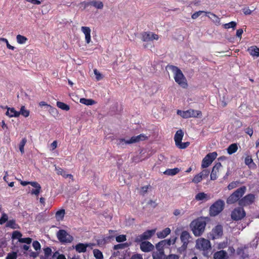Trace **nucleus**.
Listing matches in <instances>:
<instances>
[{"mask_svg": "<svg viewBox=\"0 0 259 259\" xmlns=\"http://www.w3.org/2000/svg\"><path fill=\"white\" fill-rule=\"evenodd\" d=\"M180 171L179 168L176 167L172 169H167L164 172V174L168 176H174Z\"/></svg>", "mask_w": 259, "mask_h": 259, "instance_id": "33", "label": "nucleus"}, {"mask_svg": "<svg viewBox=\"0 0 259 259\" xmlns=\"http://www.w3.org/2000/svg\"><path fill=\"white\" fill-rule=\"evenodd\" d=\"M146 136L143 134H140L137 136L132 137L129 140H125L124 139L120 138L117 140V145L122 146L126 144L135 143L140 141L145 140Z\"/></svg>", "mask_w": 259, "mask_h": 259, "instance_id": "5", "label": "nucleus"}, {"mask_svg": "<svg viewBox=\"0 0 259 259\" xmlns=\"http://www.w3.org/2000/svg\"><path fill=\"white\" fill-rule=\"evenodd\" d=\"M202 115V113L200 111L195 110L194 109H189L185 111L183 113V118H188L190 117H198Z\"/></svg>", "mask_w": 259, "mask_h": 259, "instance_id": "14", "label": "nucleus"}, {"mask_svg": "<svg viewBox=\"0 0 259 259\" xmlns=\"http://www.w3.org/2000/svg\"><path fill=\"white\" fill-rule=\"evenodd\" d=\"M196 247L200 250L206 251L211 248L210 241L204 238L198 239L196 241Z\"/></svg>", "mask_w": 259, "mask_h": 259, "instance_id": "10", "label": "nucleus"}, {"mask_svg": "<svg viewBox=\"0 0 259 259\" xmlns=\"http://www.w3.org/2000/svg\"><path fill=\"white\" fill-rule=\"evenodd\" d=\"M17 253L16 252L13 251L9 253L6 257V259H17Z\"/></svg>", "mask_w": 259, "mask_h": 259, "instance_id": "49", "label": "nucleus"}, {"mask_svg": "<svg viewBox=\"0 0 259 259\" xmlns=\"http://www.w3.org/2000/svg\"><path fill=\"white\" fill-rule=\"evenodd\" d=\"M170 229L169 228H166L157 233V237L159 238H164L170 233Z\"/></svg>", "mask_w": 259, "mask_h": 259, "instance_id": "28", "label": "nucleus"}, {"mask_svg": "<svg viewBox=\"0 0 259 259\" xmlns=\"http://www.w3.org/2000/svg\"><path fill=\"white\" fill-rule=\"evenodd\" d=\"M206 218L200 217L194 220L190 227L195 236H200L204 233L206 225Z\"/></svg>", "mask_w": 259, "mask_h": 259, "instance_id": "1", "label": "nucleus"}, {"mask_svg": "<svg viewBox=\"0 0 259 259\" xmlns=\"http://www.w3.org/2000/svg\"><path fill=\"white\" fill-rule=\"evenodd\" d=\"M88 246L87 244L79 243L75 246L76 251L79 253L85 252L87 251V248Z\"/></svg>", "mask_w": 259, "mask_h": 259, "instance_id": "26", "label": "nucleus"}, {"mask_svg": "<svg viewBox=\"0 0 259 259\" xmlns=\"http://www.w3.org/2000/svg\"><path fill=\"white\" fill-rule=\"evenodd\" d=\"M243 32V30L241 28L237 30L236 36L241 38Z\"/></svg>", "mask_w": 259, "mask_h": 259, "instance_id": "61", "label": "nucleus"}, {"mask_svg": "<svg viewBox=\"0 0 259 259\" xmlns=\"http://www.w3.org/2000/svg\"><path fill=\"white\" fill-rule=\"evenodd\" d=\"M246 191V187L243 186L236 191H235L227 199V203L228 204H234L238 202L241 199V198L245 194Z\"/></svg>", "mask_w": 259, "mask_h": 259, "instance_id": "2", "label": "nucleus"}, {"mask_svg": "<svg viewBox=\"0 0 259 259\" xmlns=\"http://www.w3.org/2000/svg\"><path fill=\"white\" fill-rule=\"evenodd\" d=\"M238 150V146L236 143L231 144L228 147L227 150L229 154L231 155L235 153Z\"/></svg>", "mask_w": 259, "mask_h": 259, "instance_id": "31", "label": "nucleus"}, {"mask_svg": "<svg viewBox=\"0 0 259 259\" xmlns=\"http://www.w3.org/2000/svg\"><path fill=\"white\" fill-rule=\"evenodd\" d=\"M247 51L251 56L259 57V48H257L256 46H251L248 49Z\"/></svg>", "mask_w": 259, "mask_h": 259, "instance_id": "25", "label": "nucleus"}, {"mask_svg": "<svg viewBox=\"0 0 259 259\" xmlns=\"http://www.w3.org/2000/svg\"><path fill=\"white\" fill-rule=\"evenodd\" d=\"M172 71L175 72L174 79L175 81L183 88L188 86L187 80L182 71L177 67L171 66Z\"/></svg>", "mask_w": 259, "mask_h": 259, "instance_id": "3", "label": "nucleus"}, {"mask_svg": "<svg viewBox=\"0 0 259 259\" xmlns=\"http://www.w3.org/2000/svg\"><path fill=\"white\" fill-rule=\"evenodd\" d=\"M237 25V23L235 21H231L228 23H226L223 25L224 28L225 29H229L230 28L234 29Z\"/></svg>", "mask_w": 259, "mask_h": 259, "instance_id": "40", "label": "nucleus"}, {"mask_svg": "<svg viewBox=\"0 0 259 259\" xmlns=\"http://www.w3.org/2000/svg\"><path fill=\"white\" fill-rule=\"evenodd\" d=\"M123 247H124L123 244H118L117 245H115L114 246L113 248L115 250H117V249H122V248H123Z\"/></svg>", "mask_w": 259, "mask_h": 259, "instance_id": "63", "label": "nucleus"}, {"mask_svg": "<svg viewBox=\"0 0 259 259\" xmlns=\"http://www.w3.org/2000/svg\"><path fill=\"white\" fill-rule=\"evenodd\" d=\"M31 185L35 188V189H32L31 190V194L38 196L41 190V186L40 184L36 182H34L31 183Z\"/></svg>", "mask_w": 259, "mask_h": 259, "instance_id": "20", "label": "nucleus"}, {"mask_svg": "<svg viewBox=\"0 0 259 259\" xmlns=\"http://www.w3.org/2000/svg\"><path fill=\"white\" fill-rule=\"evenodd\" d=\"M32 246H33V248L36 251L39 250L41 248V245H40V243L38 241H36V240L32 242Z\"/></svg>", "mask_w": 259, "mask_h": 259, "instance_id": "50", "label": "nucleus"}, {"mask_svg": "<svg viewBox=\"0 0 259 259\" xmlns=\"http://www.w3.org/2000/svg\"><path fill=\"white\" fill-rule=\"evenodd\" d=\"M93 254L95 257L96 259H103V255L102 252L98 249H95L93 250Z\"/></svg>", "mask_w": 259, "mask_h": 259, "instance_id": "37", "label": "nucleus"}, {"mask_svg": "<svg viewBox=\"0 0 259 259\" xmlns=\"http://www.w3.org/2000/svg\"><path fill=\"white\" fill-rule=\"evenodd\" d=\"M57 236L58 240L62 243H70L73 239V237L64 230H60L57 232Z\"/></svg>", "mask_w": 259, "mask_h": 259, "instance_id": "6", "label": "nucleus"}, {"mask_svg": "<svg viewBox=\"0 0 259 259\" xmlns=\"http://www.w3.org/2000/svg\"><path fill=\"white\" fill-rule=\"evenodd\" d=\"M22 236V234L19 232V231H14L13 233L12 237L13 238H18V239L19 238H21V237Z\"/></svg>", "mask_w": 259, "mask_h": 259, "instance_id": "55", "label": "nucleus"}, {"mask_svg": "<svg viewBox=\"0 0 259 259\" xmlns=\"http://www.w3.org/2000/svg\"><path fill=\"white\" fill-rule=\"evenodd\" d=\"M243 13L246 15H250L252 13V11L250 10L248 8H245L242 10Z\"/></svg>", "mask_w": 259, "mask_h": 259, "instance_id": "60", "label": "nucleus"}, {"mask_svg": "<svg viewBox=\"0 0 259 259\" xmlns=\"http://www.w3.org/2000/svg\"><path fill=\"white\" fill-rule=\"evenodd\" d=\"M44 255H41L40 259H52V249L50 247H47L43 249Z\"/></svg>", "mask_w": 259, "mask_h": 259, "instance_id": "21", "label": "nucleus"}, {"mask_svg": "<svg viewBox=\"0 0 259 259\" xmlns=\"http://www.w3.org/2000/svg\"><path fill=\"white\" fill-rule=\"evenodd\" d=\"M57 106L59 108H60L62 110H65V111H68L70 109L69 105H67L66 104H65L63 102H60V101H58L57 102Z\"/></svg>", "mask_w": 259, "mask_h": 259, "instance_id": "35", "label": "nucleus"}, {"mask_svg": "<svg viewBox=\"0 0 259 259\" xmlns=\"http://www.w3.org/2000/svg\"><path fill=\"white\" fill-rule=\"evenodd\" d=\"M166 246L165 241L162 240L156 244V249L164 251V247Z\"/></svg>", "mask_w": 259, "mask_h": 259, "instance_id": "42", "label": "nucleus"}, {"mask_svg": "<svg viewBox=\"0 0 259 259\" xmlns=\"http://www.w3.org/2000/svg\"><path fill=\"white\" fill-rule=\"evenodd\" d=\"M222 167V164L220 162L217 163L212 169L210 174V179L211 180H215L217 179V173L219 172V169Z\"/></svg>", "mask_w": 259, "mask_h": 259, "instance_id": "18", "label": "nucleus"}, {"mask_svg": "<svg viewBox=\"0 0 259 259\" xmlns=\"http://www.w3.org/2000/svg\"><path fill=\"white\" fill-rule=\"evenodd\" d=\"M200 176H202V178L205 179L208 177L209 174V171L208 169H204L199 173Z\"/></svg>", "mask_w": 259, "mask_h": 259, "instance_id": "53", "label": "nucleus"}, {"mask_svg": "<svg viewBox=\"0 0 259 259\" xmlns=\"http://www.w3.org/2000/svg\"><path fill=\"white\" fill-rule=\"evenodd\" d=\"M154 230H149L144 232L143 234L137 236L135 238V241L139 243L146 240L149 239L154 234Z\"/></svg>", "mask_w": 259, "mask_h": 259, "instance_id": "12", "label": "nucleus"}, {"mask_svg": "<svg viewBox=\"0 0 259 259\" xmlns=\"http://www.w3.org/2000/svg\"><path fill=\"white\" fill-rule=\"evenodd\" d=\"M245 133L251 137L253 135V131L252 128L248 127L247 128L245 129Z\"/></svg>", "mask_w": 259, "mask_h": 259, "instance_id": "58", "label": "nucleus"}, {"mask_svg": "<svg viewBox=\"0 0 259 259\" xmlns=\"http://www.w3.org/2000/svg\"><path fill=\"white\" fill-rule=\"evenodd\" d=\"M184 135V132L182 130H179L176 132L174 136V140L176 145L182 141Z\"/></svg>", "mask_w": 259, "mask_h": 259, "instance_id": "22", "label": "nucleus"}, {"mask_svg": "<svg viewBox=\"0 0 259 259\" xmlns=\"http://www.w3.org/2000/svg\"><path fill=\"white\" fill-rule=\"evenodd\" d=\"M179 257L178 255L170 254L167 255L165 259H179Z\"/></svg>", "mask_w": 259, "mask_h": 259, "instance_id": "57", "label": "nucleus"}, {"mask_svg": "<svg viewBox=\"0 0 259 259\" xmlns=\"http://www.w3.org/2000/svg\"><path fill=\"white\" fill-rule=\"evenodd\" d=\"M20 248L24 250L23 254L25 256H29L30 257L36 258L38 256L39 253L38 252H34L30 249V246L27 244H24L20 246Z\"/></svg>", "mask_w": 259, "mask_h": 259, "instance_id": "13", "label": "nucleus"}, {"mask_svg": "<svg viewBox=\"0 0 259 259\" xmlns=\"http://www.w3.org/2000/svg\"><path fill=\"white\" fill-rule=\"evenodd\" d=\"M17 225L16 224L15 220H10L8 221L6 226L8 227H10L12 229L17 228Z\"/></svg>", "mask_w": 259, "mask_h": 259, "instance_id": "43", "label": "nucleus"}, {"mask_svg": "<svg viewBox=\"0 0 259 259\" xmlns=\"http://www.w3.org/2000/svg\"><path fill=\"white\" fill-rule=\"evenodd\" d=\"M153 259H164V252L162 250H158L153 252L152 254Z\"/></svg>", "mask_w": 259, "mask_h": 259, "instance_id": "30", "label": "nucleus"}, {"mask_svg": "<svg viewBox=\"0 0 259 259\" xmlns=\"http://www.w3.org/2000/svg\"><path fill=\"white\" fill-rule=\"evenodd\" d=\"M8 217L5 213H3L1 218H0V224L3 225L7 221L8 222Z\"/></svg>", "mask_w": 259, "mask_h": 259, "instance_id": "51", "label": "nucleus"}, {"mask_svg": "<svg viewBox=\"0 0 259 259\" xmlns=\"http://www.w3.org/2000/svg\"><path fill=\"white\" fill-rule=\"evenodd\" d=\"M253 162V160L251 157L249 155L247 156L245 158V163L248 165Z\"/></svg>", "mask_w": 259, "mask_h": 259, "instance_id": "54", "label": "nucleus"}, {"mask_svg": "<svg viewBox=\"0 0 259 259\" xmlns=\"http://www.w3.org/2000/svg\"><path fill=\"white\" fill-rule=\"evenodd\" d=\"M20 113V114L23 115L25 117H28L29 115V111L25 109V107L24 106H22L21 107L20 111H19Z\"/></svg>", "mask_w": 259, "mask_h": 259, "instance_id": "39", "label": "nucleus"}, {"mask_svg": "<svg viewBox=\"0 0 259 259\" xmlns=\"http://www.w3.org/2000/svg\"><path fill=\"white\" fill-rule=\"evenodd\" d=\"M94 72L95 74L96 75V77L97 80H100V79H101V78H102L101 74L98 72L97 69H95L94 70Z\"/></svg>", "mask_w": 259, "mask_h": 259, "instance_id": "59", "label": "nucleus"}, {"mask_svg": "<svg viewBox=\"0 0 259 259\" xmlns=\"http://www.w3.org/2000/svg\"><path fill=\"white\" fill-rule=\"evenodd\" d=\"M91 6H93L98 9H102L104 6L102 2L96 1H91Z\"/></svg>", "mask_w": 259, "mask_h": 259, "instance_id": "36", "label": "nucleus"}, {"mask_svg": "<svg viewBox=\"0 0 259 259\" xmlns=\"http://www.w3.org/2000/svg\"><path fill=\"white\" fill-rule=\"evenodd\" d=\"M26 142V139L25 138H23L19 144V150L21 154H23L24 153V146Z\"/></svg>", "mask_w": 259, "mask_h": 259, "instance_id": "44", "label": "nucleus"}, {"mask_svg": "<svg viewBox=\"0 0 259 259\" xmlns=\"http://www.w3.org/2000/svg\"><path fill=\"white\" fill-rule=\"evenodd\" d=\"M202 179V176H200V174H198L194 177L192 182L194 183L197 184L200 182Z\"/></svg>", "mask_w": 259, "mask_h": 259, "instance_id": "48", "label": "nucleus"}, {"mask_svg": "<svg viewBox=\"0 0 259 259\" xmlns=\"http://www.w3.org/2000/svg\"><path fill=\"white\" fill-rule=\"evenodd\" d=\"M17 41L18 43L20 44H23L26 42L27 40V38L23 35L20 34H18L16 36Z\"/></svg>", "mask_w": 259, "mask_h": 259, "instance_id": "38", "label": "nucleus"}, {"mask_svg": "<svg viewBox=\"0 0 259 259\" xmlns=\"http://www.w3.org/2000/svg\"><path fill=\"white\" fill-rule=\"evenodd\" d=\"M65 214V210L64 209H61L58 210L55 214V218L57 221H62Z\"/></svg>", "mask_w": 259, "mask_h": 259, "instance_id": "29", "label": "nucleus"}, {"mask_svg": "<svg viewBox=\"0 0 259 259\" xmlns=\"http://www.w3.org/2000/svg\"><path fill=\"white\" fill-rule=\"evenodd\" d=\"M159 36L157 34L151 32H144L142 34V40L143 41H152L154 39L158 40Z\"/></svg>", "mask_w": 259, "mask_h": 259, "instance_id": "15", "label": "nucleus"}, {"mask_svg": "<svg viewBox=\"0 0 259 259\" xmlns=\"http://www.w3.org/2000/svg\"><path fill=\"white\" fill-rule=\"evenodd\" d=\"M223 235V226L221 225H218L212 229L210 233V238L212 240L219 239L221 238Z\"/></svg>", "mask_w": 259, "mask_h": 259, "instance_id": "9", "label": "nucleus"}, {"mask_svg": "<svg viewBox=\"0 0 259 259\" xmlns=\"http://www.w3.org/2000/svg\"><path fill=\"white\" fill-rule=\"evenodd\" d=\"M130 259H143V257L140 254H135L133 255Z\"/></svg>", "mask_w": 259, "mask_h": 259, "instance_id": "62", "label": "nucleus"}, {"mask_svg": "<svg viewBox=\"0 0 259 259\" xmlns=\"http://www.w3.org/2000/svg\"><path fill=\"white\" fill-rule=\"evenodd\" d=\"M190 238V234L187 231H184L182 232L180 239L183 244L188 245Z\"/></svg>", "mask_w": 259, "mask_h": 259, "instance_id": "23", "label": "nucleus"}, {"mask_svg": "<svg viewBox=\"0 0 259 259\" xmlns=\"http://www.w3.org/2000/svg\"><path fill=\"white\" fill-rule=\"evenodd\" d=\"M7 111L6 113V115L9 117H17L20 115V113L19 111H17L14 108L8 107L7 106Z\"/></svg>", "mask_w": 259, "mask_h": 259, "instance_id": "19", "label": "nucleus"}, {"mask_svg": "<svg viewBox=\"0 0 259 259\" xmlns=\"http://www.w3.org/2000/svg\"><path fill=\"white\" fill-rule=\"evenodd\" d=\"M140 242V249L143 252H150L152 251L154 248V245L149 241H143Z\"/></svg>", "mask_w": 259, "mask_h": 259, "instance_id": "16", "label": "nucleus"}, {"mask_svg": "<svg viewBox=\"0 0 259 259\" xmlns=\"http://www.w3.org/2000/svg\"><path fill=\"white\" fill-rule=\"evenodd\" d=\"M240 183L239 181H233L231 183H230L228 185V189L229 190H231L234 188H235L237 187L238 185Z\"/></svg>", "mask_w": 259, "mask_h": 259, "instance_id": "47", "label": "nucleus"}, {"mask_svg": "<svg viewBox=\"0 0 259 259\" xmlns=\"http://www.w3.org/2000/svg\"><path fill=\"white\" fill-rule=\"evenodd\" d=\"M32 238L30 237H27V238H21L19 239V241L21 243H25L27 245H29L31 244L32 242Z\"/></svg>", "mask_w": 259, "mask_h": 259, "instance_id": "46", "label": "nucleus"}, {"mask_svg": "<svg viewBox=\"0 0 259 259\" xmlns=\"http://www.w3.org/2000/svg\"><path fill=\"white\" fill-rule=\"evenodd\" d=\"M80 103L86 105H92L95 103V102L93 99L81 98L80 99Z\"/></svg>", "mask_w": 259, "mask_h": 259, "instance_id": "34", "label": "nucleus"}, {"mask_svg": "<svg viewBox=\"0 0 259 259\" xmlns=\"http://www.w3.org/2000/svg\"><path fill=\"white\" fill-rule=\"evenodd\" d=\"M126 237L125 235H119L116 237V240L118 242H122L126 241Z\"/></svg>", "mask_w": 259, "mask_h": 259, "instance_id": "52", "label": "nucleus"}, {"mask_svg": "<svg viewBox=\"0 0 259 259\" xmlns=\"http://www.w3.org/2000/svg\"><path fill=\"white\" fill-rule=\"evenodd\" d=\"M204 12L202 11H199L196 12L192 14L191 17L193 19H195L197 18L199 16H200V15L202 13H203Z\"/></svg>", "mask_w": 259, "mask_h": 259, "instance_id": "56", "label": "nucleus"}, {"mask_svg": "<svg viewBox=\"0 0 259 259\" xmlns=\"http://www.w3.org/2000/svg\"><path fill=\"white\" fill-rule=\"evenodd\" d=\"M227 254L226 251L222 250L215 252L213 258L214 259H226Z\"/></svg>", "mask_w": 259, "mask_h": 259, "instance_id": "27", "label": "nucleus"}, {"mask_svg": "<svg viewBox=\"0 0 259 259\" xmlns=\"http://www.w3.org/2000/svg\"><path fill=\"white\" fill-rule=\"evenodd\" d=\"M245 212L242 207L235 208L231 212V219L234 221L241 220L245 216Z\"/></svg>", "mask_w": 259, "mask_h": 259, "instance_id": "8", "label": "nucleus"}, {"mask_svg": "<svg viewBox=\"0 0 259 259\" xmlns=\"http://www.w3.org/2000/svg\"><path fill=\"white\" fill-rule=\"evenodd\" d=\"M57 141H53V142L51 144V147L52 148L51 150L53 151L57 148Z\"/></svg>", "mask_w": 259, "mask_h": 259, "instance_id": "64", "label": "nucleus"}, {"mask_svg": "<svg viewBox=\"0 0 259 259\" xmlns=\"http://www.w3.org/2000/svg\"><path fill=\"white\" fill-rule=\"evenodd\" d=\"M195 198L196 200L200 201L208 200L209 199V197L207 194L204 192H199L196 195Z\"/></svg>", "mask_w": 259, "mask_h": 259, "instance_id": "32", "label": "nucleus"}, {"mask_svg": "<svg viewBox=\"0 0 259 259\" xmlns=\"http://www.w3.org/2000/svg\"><path fill=\"white\" fill-rule=\"evenodd\" d=\"M188 245L183 244L182 245L177 249V252L179 254H185Z\"/></svg>", "mask_w": 259, "mask_h": 259, "instance_id": "45", "label": "nucleus"}, {"mask_svg": "<svg viewBox=\"0 0 259 259\" xmlns=\"http://www.w3.org/2000/svg\"><path fill=\"white\" fill-rule=\"evenodd\" d=\"M190 142H180L179 144H177L176 146L180 149H184L187 148L190 145Z\"/></svg>", "mask_w": 259, "mask_h": 259, "instance_id": "41", "label": "nucleus"}, {"mask_svg": "<svg viewBox=\"0 0 259 259\" xmlns=\"http://www.w3.org/2000/svg\"><path fill=\"white\" fill-rule=\"evenodd\" d=\"M81 30L85 35V40L86 43L89 44L91 41V30L90 28L87 26H82L81 27Z\"/></svg>", "mask_w": 259, "mask_h": 259, "instance_id": "17", "label": "nucleus"}, {"mask_svg": "<svg viewBox=\"0 0 259 259\" xmlns=\"http://www.w3.org/2000/svg\"><path fill=\"white\" fill-rule=\"evenodd\" d=\"M218 154L216 152H213L207 154L202 161L201 167L206 168L208 167L213 161L217 158Z\"/></svg>", "mask_w": 259, "mask_h": 259, "instance_id": "7", "label": "nucleus"}, {"mask_svg": "<svg viewBox=\"0 0 259 259\" xmlns=\"http://www.w3.org/2000/svg\"><path fill=\"white\" fill-rule=\"evenodd\" d=\"M255 195L253 194H248L242 197L239 201V205L241 206H245L252 204L255 200Z\"/></svg>", "mask_w": 259, "mask_h": 259, "instance_id": "11", "label": "nucleus"}, {"mask_svg": "<svg viewBox=\"0 0 259 259\" xmlns=\"http://www.w3.org/2000/svg\"><path fill=\"white\" fill-rule=\"evenodd\" d=\"M55 169L58 175H61L65 178H69L70 179H73V175L71 174H67L66 171L62 168L56 167Z\"/></svg>", "mask_w": 259, "mask_h": 259, "instance_id": "24", "label": "nucleus"}, {"mask_svg": "<svg viewBox=\"0 0 259 259\" xmlns=\"http://www.w3.org/2000/svg\"><path fill=\"white\" fill-rule=\"evenodd\" d=\"M225 202L222 199H219L213 203L209 208V214L215 217L219 214L224 208Z\"/></svg>", "mask_w": 259, "mask_h": 259, "instance_id": "4", "label": "nucleus"}]
</instances>
